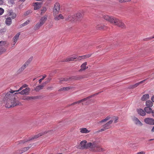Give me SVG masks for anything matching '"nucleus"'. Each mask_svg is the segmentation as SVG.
Listing matches in <instances>:
<instances>
[{
	"label": "nucleus",
	"instance_id": "33",
	"mask_svg": "<svg viewBox=\"0 0 154 154\" xmlns=\"http://www.w3.org/2000/svg\"><path fill=\"white\" fill-rule=\"evenodd\" d=\"M110 117L109 116H107L105 119H104L102 120L101 121L99 122L100 123H103L104 122H106L107 121L109 120L110 119Z\"/></svg>",
	"mask_w": 154,
	"mask_h": 154
},
{
	"label": "nucleus",
	"instance_id": "23",
	"mask_svg": "<svg viewBox=\"0 0 154 154\" xmlns=\"http://www.w3.org/2000/svg\"><path fill=\"white\" fill-rule=\"evenodd\" d=\"M72 88V87H64L63 88H62L60 89L58 91H68L69 90L71 89Z\"/></svg>",
	"mask_w": 154,
	"mask_h": 154
},
{
	"label": "nucleus",
	"instance_id": "53",
	"mask_svg": "<svg viewBox=\"0 0 154 154\" xmlns=\"http://www.w3.org/2000/svg\"><path fill=\"white\" fill-rule=\"evenodd\" d=\"M30 12L29 11H27V12H26V14H25L24 15H28L29 13Z\"/></svg>",
	"mask_w": 154,
	"mask_h": 154
},
{
	"label": "nucleus",
	"instance_id": "27",
	"mask_svg": "<svg viewBox=\"0 0 154 154\" xmlns=\"http://www.w3.org/2000/svg\"><path fill=\"white\" fill-rule=\"evenodd\" d=\"M149 95L148 94H146L142 97L141 100L142 101H145L149 99Z\"/></svg>",
	"mask_w": 154,
	"mask_h": 154
},
{
	"label": "nucleus",
	"instance_id": "14",
	"mask_svg": "<svg viewBox=\"0 0 154 154\" xmlns=\"http://www.w3.org/2000/svg\"><path fill=\"white\" fill-rule=\"evenodd\" d=\"M145 80L140 81L138 83H136L135 84L133 85H131L128 87V88L130 89H133L138 86L140 84L143 83Z\"/></svg>",
	"mask_w": 154,
	"mask_h": 154
},
{
	"label": "nucleus",
	"instance_id": "51",
	"mask_svg": "<svg viewBox=\"0 0 154 154\" xmlns=\"http://www.w3.org/2000/svg\"><path fill=\"white\" fill-rule=\"evenodd\" d=\"M152 116L154 117V109L152 110L151 113Z\"/></svg>",
	"mask_w": 154,
	"mask_h": 154
},
{
	"label": "nucleus",
	"instance_id": "17",
	"mask_svg": "<svg viewBox=\"0 0 154 154\" xmlns=\"http://www.w3.org/2000/svg\"><path fill=\"white\" fill-rule=\"evenodd\" d=\"M74 15L75 19H76V20H77L83 17V14L82 13L79 12Z\"/></svg>",
	"mask_w": 154,
	"mask_h": 154
},
{
	"label": "nucleus",
	"instance_id": "15",
	"mask_svg": "<svg viewBox=\"0 0 154 154\" xmlns=\"http://www.w3.org/2000/svg\"><path fill=\"white\" fill-rule=\"evenodd\" d=\"M76 58L77 57H76L75 56L68 57L63 60L62 62H69L75 61Z\"/></svg>",
	"mask_w": 154,
	"mask_h": 154
},
{
	"label": "nucleus",
	"instance_id": "36",
	"mask_svg": "<svg viewBox=\"0 0 154 154\" xmlns=\"http://www.w3.org/2000/svg\"><path fill=\"white\" fill-rule=\"evenodd\" d=\"M96 28L98 29L101 30L103 29V26L102 25H98L97 26Z\"/></svg>",
	"mask_w": 154,
	"mask_h": 154
},
{
	"label": "nucleus",
	"instance_id": "19",
	"mask_svg": "<svg viewBox=\"0 0 154 154\" xmlns=\"http://www.w3.org/2000/svg\"><path fill=\"white\" fill-rule=\"evenodd\" d=\"M42 4V2H35V3L34 5V10H36L39 9L41 7V5Z\"/></svg>",
	"mask_w": 154,
	"mask_h": 154
},
{
	"label": "nucleus",
	"instance_id": "9",
	"mask_svg": "<svg viewBox=\"0 0 154 154\" xmlns=\"http://www.w3.org/2000/svg\"><path fill=\"white\" fill-rule=\"evenodd\" d=\"M60 9V4L58 3H56L54 7L53 14H58Z\"/></svg>",
	"mask_w": 154,
	"mask_h": 154
},
{
	"label": "nucleus",
	"instance_id": "46",
	"mask_svg": "<svg viewBox=\"0 0 154 154\" xmlns=\"http://www.w3.org/2000/svg\"><path fill=\"white\" fill-rule=\"evenodd\" d=\"M1 42H4V43H1V46H2L3 45H4L6 43V42H5V41H1Z\"/></svg>",
	"mask_w": 154,
	"mask_h": 154
},
{
	"label": "nucleus",
	"instance_id": "24",
	"mask_svg": "<svg viewBox=\"0 0 154 154\" xmlns=\"http://www.w3.org/2000/svg\"><path fill=\"white\" fill-rule=\"evenodd\" d=\"M134 120L136 125H139L140 126H142L143 125L142 123L137 118L135 117L134 118Z\"/></svg>",
	"mask_w": 154,
	"mask_h": 154
},
{
	"label": "nucleus",
	"instance_id": "32",
	"mask_svg": "<svg viewBox=\"0 0 154 154\" xmlns=\"http://www.w3.org/2000/svg\"><path fill=\"white\" fill-rule=\"evenodd\" d=\"M44 87V86L43 85H39L36 87L35 88V90L36 91H38L42 89Z\"/></svg>",
	"mask_w": 154,
	"mask_h": 154
},
{
	"label": "nucleus",
	"instance_id": "3",
	"mask_svg": "<svg viewBox=\"0 0 154 154\" xmlns=\"http://www.w3.org/2000/svg\"><path fill=\"white\" fill-rule=\"evenodd\" d=\"M90 149L91 151L94 152H100L104 151V149L101 146L97 141L91 143Z\"/></svg>",
	"mask_w": 154,
	"mask_h": 154
},
{
	"label": "nucleus",
	"instance_id": "61",
	"mask_svg": "<svg viewBox=\"0 0 154 154\" xmlns=\"http://www.w3.org/2000/svg\"><path fill=\"white\" fill-rule=\"evenodd\" d=\"M36 1H43V0H36Z\"/></svg>",
	"mask_w": 154,
	"mask_h": 154
},
{
	"label": "nucleus",
	"instance_id": "55",
	"mask_svg": "<svg viewBox=\"0 0 154 154\" xmlns=\"http://www.w3.org/2000/svg\"><path fill=\"white\" fill-rule=\"evenodd\" d=\"M48 26H49V27L51 28L52 26H53V25L52 24H51V25H50V24H49V25H48Z\"/></svg>",
	"mask_w": 154,
	"mask_h": 154
},
{
	"label": "nucleus",
	"instance_id": "35",
	"mask_svg": "<svg viewBox=\"0 0 154 154\" xmlns=\"http://www.w3.org/2000/svg\"><path fill=\"white\" fill-rule=\"evenodd\" d=\"M30 22V21L29 20H27L26 22H25L21 24L20 25V27H23L24 26H25L29 23Z\"/></svg>",
	"mask_w": 154,
	"mask_h": 154
},
{
	"label": "nucleus",
	"instance_id": "7",
	"mask_svg": "<svg viewBox=\"0 0 154 154\" xmlns=\"http://www.w3.org/2000/svg\"><path fill=\"white\" fill-rule=\"evenodd\" d=\"M113 122V121L111 120L103 125L102 126L103 128L99 131V132H102L110 128L111 127V125L112 124Z\"/></svg>",
	"mask_w": 154,
	"mask_h": 154
},
{
	"label": "nucleus",
	"instance_id": "6",
	"mask_svg": "<svg viewBox=\"0 0 154 154\" xmlns=\"http://www.w3.org/2000/svg\"><path fill=\"white\" fill-rule=\"evenodd\" d=\"M47 20V17L45 16L42 17L39 20V22L37 23L34 27V29L35 30L39 29L42 26Z\"/></svg>",
	"mask_w": 154,
	"mask_h": 154
},
{
	"label": "nucleus",
	"instance_id": "49",
	"mask_svg": "<svg viewBox=\"0 0 154 154\" xmlns=\"http://www.w3.org/2000/svg\"><path fill=\"white\" fill-rule=\"evenodd\" d=\"M118 118L117 117H115V120H114V123H116L118 122Z\"/></svg>",
	"mask_w": 154,
	"mask_h": 154
},
{
	"label": "nucleus",
	"instance_id": "31",
	"mask_svg": "<svg viewBox=\"0 0 154 154\" xmlns=\"http://www.w3.org/2000/svg\"><path fill=\"white\" fill-rule=\"evenodd\" d=\"M34 98L33 97L24 96L22 97V99L25 100H29L31 99H34Z\"/></svg>",
	"mask_w": 154,
	"mask_h": 154
},
{
	"label": "nucleus",
	"instance_id": "43",
	"mask_svg": "<svg viewBox=\"0 0 154 154\" xmlns=\"http://www.w3.org/2000/svg\"><path fill=\"white\" fill-rule=\"evenodd\" d=\"M130 1L131 0H119V2H128Z\"/></svg>",
	"mask_w": 154,
	"mask_h": 154
},
{
	"label": "nucleus",
	"instance_id": "45",
	"mask_svg": "<svg viewBox=\"0 0 154 154\" xmlns=\"http://www.w3.org/2000/svg\"><path fill=\"white\" fill-rule=\"evenodd\" d=\"M23 86H22L19 89V90H18L17 91H13H13H14V92H18V91H21V90H22L23 88Z\"/></svg>",
	"mask_w": 154,
	"mask_h": 154
},
{
	"label": "nucleus",
	"instance_id": "56",
	"mask_svg": "<svg viewBox=\"0 0 154 154\" xmlns=\"http://www.w3.org/2000/svg\"><path fill=\"white\" fill-rule=\"evenodd\" d=\"M152 132H154V126H153V128H152Z\"/></svg>",
	"mask_w": 154,
	"mask_h": 154
},
{
	"label": "nucleus",
	"instance_id": "48",
	"mask_svg": "<svg viewBox=\"0 0 154 154\" xmlns=\"http://www.w3.org/2000/svg\"><path fill=\"white\" fill-rule=\"evenodd\" d=\"M9 2L12 4H14V0H10Z\"/></svg>",
	"mask_w": 154,
	"mask_h": 154
},
{
	"label": "nucleus",
	"instance_id": "50",
	"mask_svg": "<svg viewBox=\"0 0 154 154\" xmlns=\"http://www.w3.org/2000/svg\"><path fill=\"white\" fill-rule=\"evenodd\" d=\"M4 2V0H0V5H3Z\"/></svg>",
	"mask_w": 154,
	"mask_h": 154
},
{
	"label": "nucleus",
	"instance_id": "16",
	"mask_svg": "<svg viewBox=\"0 0 154 154\" xmlns=\"http://www.w3.org/2000/svg\"><path fill=\"white\" fill-rule=\"evenodd\" d=\"M87 63L85 62L82 63L81 66V69L79 70V72H80L84 71L88 68V66H86Z\"/></svg>",
	"mask_w": 154,
	"mask_h": 154
},
{
	"label": "nucleus",
	"instance_id": "2",
	"mask_svg": "<svg viewBox=\"0 0 154 154\" xmlns=\"http://www.w3.org/2000/svg\"><path fill=\"white\" fill-rule=\"evenodd\" d=\"M103 18L112 24L116 25L121 28L125 27V25L124 24L118 19L112 17H110L107 15H103Z\"/></svg>",
	"mask_w": 154,
	"mask_h": 154
},
{
	"label": "nucleus",
	"instance_id": "37",
	"mask_svg": "<svg viewBox=\"0 0 154 154\" xmlns=\"http://www.w3.org/2000/svg\"><path fill=\"white\" fill-rule=\"evenodd\" d=\"M22 152L20 149L17 150L15 151L13 154H21Z\"/></svg>",
	"mask_w": 154,
	"mask_h": 154
},
{
	"label": "nucleus",
	"instance_id": "29",
	"mask_svg": "<svg viewBox=\"0 0 154 154\" xmlns=\"http://www.w3.org/2000/svg\"><path fill=\"white\" fill-rule=\"evenodd\" d=\"M20 33H19L17 34L15 36H14L13 38V40H14V44L16 43L17 42L18 39L19 38V35H20Z\"/></svg>",
	"mask_w": 154,
	"mask_h": 154
},
{
	"label": "nucleus",
	"instance_id": "42",
	"mask_svg": "<svg viewBox=\"0 0 154 154\" xmlns=\"http://www.w3.org/2000/svg\"><path fill=\"white\" fill-rule=\"evenodd\" d=\"M4 11L3 8H0V15H2Z\"/></svg>",
	"mask_w": 154,
	"mask_h": 154
},
{
	"label": "nucleus",
	"instance_id": "52",
	"mask_svg": "<svg viewBox=\"0 0 154 154\" xmlns=\"http://www.w3.org/2000/svg\"><path fill=\"white\" fill-rule=\"evenodd\" d=\"M151 100L152 102H154V96H152L151 98Z\"/></svg>",
	"mask_w": 154,
	"mask_h": 154
},
{
	"label": "nucleus",
	"instance_id": "40",
	"mask_svg": "<svg viewBox=\"0 0 154 154\" xmlns=\"http://www.w3.org/2000/svg\"><path fill=\"white\" fill-rule=\"evenodd\" d=\"M46 75H45L43 76V77L42 78L40 79L39 80V83H40L41 82H42V81L43 80L45 77H46Z\"/></svg>",
	"mask_w": 154,
	"mask_h": 154
},
{
	"label": "nucleus",
	"instance_id": "60",
	"mask_svg": "<svg viewBox=\"0 0 154 154\" xmlns=\"http://www.w3.org/2000/svg\"><path fill=\"white\" fill-rule=\"evenodd\" d=\"M1 43H4V42H0V46H1Z\"/></svg>",
	"mask_w": 154,
	"mask_h": 154
},
{
	"label": "nucleus",
	"instance_id": "62",
	"mask_svg": "<svg viewBox=\"0 0 154 154\" xmlns=\"http://www.w3.org/2000/svg\"><path fill=\"white\" fill-rule=\"evenodd\" d=\"M35 78H34V79H33V81L35 80Z\"/></svg>",
	"mask_w": 154,
	"mask_h": 154
},
{
	"label": "nucleus",
	"instance_id": "59",
	"mask_svg": "<svg viewBox=\"0 0 154 154\" xmlns=\"http://www.w3.org/2000/svg\"><path fill=\"white\" fill-rule=\"evenodd\" d=\"M25 0H20V1H21V2H24V1H25Z\"/></svg>",
	"mask_w": 154,
	"mask_h": 154
},
{
	"label": "nucleus",
	"instance_id": "8",
	"mask_svg": "<svg viewBox=\"0 0 154 154\" xmlns=\"http://www.w3.org/2000/svg\"><path fill=\"white\" fill-rule=\"evenodd\" d=\"M92 97V96H90V97H88L87 98H84L83 99H82V100H79V101H76V102H75L74 103H72L71 104V105H70V106H72V105H74L76 104H77V103H82V104L83 105H86L87 104V103H84V102L85 101H86L87 100L89 99V98H90L91 97ZM87 102V101L86 102Z\"/></svg>",
	"mask_w": 154,
	"mask_h": 154
},
{
	"label": "nucleus",
	"instance_id": "30",
	"mask_svg": "<svg viewBox=\"0 0 154 154\" xmlns=\"http://www.w3.org/2000/svg\"><path fill=\"white\" fill-rule=\"evenodd\" d=\"M12 23L11 19L10 17H9L6 18L5 20V23L8 25H10Z\"/></svg>",
	"mask_w": 154,
	"mask_h": 154
},
{
	"label": "nucleus",
	"instance_id": "41",
	"mask_svg": "<svg viewBox=\"0 0 154 154\" xmlns=\"http://www.w3.org/2000/svg\"><path fill=\"white\" fill-rule=\"evenodd\" d=\"M46 11V9L45 8H44L42 10H41V14L42 15V14L44 13Z\"/></svg>",
	"mask_w": 154,
	"mask_h": 154
},
{
	"label": "nucleus",
	"instance_id": "22",
	"mask_svg": "<svg viewBox=\"0 0 154 154\" xmlns=\"http://www.w3.org/2000/svg\"><path fill=\"white\" fill-rule=\"evenodd\" d=\"M80 131L81 133L87 134L89 133L90 131L88 130L86 128H82L80 129Z\"/></svg>",
	"mask_w": 154,
	"mask_h": 154
},
{
	"label": "nucleus",
	"instance_id": "54",
	"mask_svg": "<svg viewBox=\"0 0 154 154\" xmlns=\"http://www.w3.org/2000/svg\"><path fill=\"white\" fill-rule=\"evenodd\" d=\"M154 38V35L151 37H150L149 38V39H152V38Z\"/></svg>",
	"mask_w": 154,
	"mask_h": 154
},
{
	"label": "nucleus",
	"instance_id": "20",
	"mask_svg": "<svg viewBox=\"0 0 154 154\" xmlns=\"http://www.w3.org/2000/svg\"><path fill=\"white\" fill-rule=\"evenodd\" d=\"M137 112L139 115L142 116H144L146 114L145 110L141 109H138Z\"/></svg>",
	"mask_w": 154,
	"mask_h": 154
},
{
	"label": "nucleus",
	"instance_id": "28",
	"mask_svg": "<svg viewBox=\"0 0 154 154\" xmlns=\"http://www.w3.org/2000/svg\"><path fill=\"white\" fill-rule=\"evenodd\" d=\"M31 147V145L30 144V146L22 148L20 149L22 153H23L28 150Z\"/></svg>",
	"mask_w": 154,
	"mask_h": 154
},
{
	"label": "nucleus",
	"instance_id": "1",
	"mask_svg": "<svg viewBox=\"0 0 154 154\" xmlns=\"http://www.w3.org/2000/svg\"><path fill=\"white\" fill-rule=\"evenodd\" d=\"M14 91L11 90L9 92L5 95L3 101L5 103V106L7 108H10L17 105H20L21 103L16 99L14 94H13Z\"/></svg>",
	"mask_w": 154,
	"mask_h": 154
},
{
	"label": "nucleus",
	"instance_id": "39",
	"mask_svg": "<svg viewBox=\"0 0 154 154\" xmlns=\"http://www.w3.org/2000/svg\"><path fill=\"white\" fill-rule=\"evenodd\" d=\"M51 77H48V78L47 79V81L44 83L45 84H46L48 83H49V82H50L51 80Z\"/></svg>",
	"mask_w": 154,
	"mask_h": 154
},
{
	"label": "nucleus",
	"instance_id": "13",
	"mask_svg": "<svg viewBox=\"0 0 154 154\" xmlns=\"http://www.w3.org/2000/svg\"><path fill=\"white\" fill-rule=\"evenodd\" d=\"M70 79H77V78H76L75 77H73L72 78H61L59 79V80L60 82H62L63 81H68Z\"/></svg>",
	"mask_w": 154,
	"mask_h": 154
},
{
	"label": "nucleus",
	"instance_id": "4",
	"mask_svg": "<svg viewBox=\"0 0 154 154\" xmlns=\"http://www.w3.org/2000/svg\"><path fill=\"white\" fill-rule=\"evenodd\" d=\"M47 132H44L39 133L38 134L35 135L32 137V138L29 139H25L23 140H21L19 141H18L17 143V144H24L25 143L28 142L30 140H32L34 139H36L40 136H42L43 134L47 133Z\"/></svg>",
	"mask_w": 154,
	"mask_h": 154
},
{
	"label": "nucleus",
	"instance_id": "57",
	"mask_svg": "<svg viewBox=\"0 0 154 154\" xmlns=\"http://www.w3.org/2000/svg\"><path fill=\"white\" fill-rule=\"evenodd\" d=\"M51 88H52V87H48L47 88V89H48V90H49Z\"/></svg>",
	"mask_w": 154,
	"mask_h": 154
},
{
	"label": "nucleus",
	"instance_id": "25",
	"mask_svg": "<svg viewBox=\"0 0 154 154\" xmlns=\"http://www.w3.org/2000/svg\"><path fill=\"white\" fill-rule=\"evenodd\" d=\"M144 110L145 112H146L147 113L150 114L151 112L152 109L150 107H146L144 108Z\"/></svg>",
	"mask_w": 154,
	"mask_h": 154
},
{
	"label": "nucleus",
	"instance_id": "34",
	"mask_svg": "<svg viewBox=\"0 0 154 154\" xmlns=\"http://www.w3.org/2000/svg\"><path fill=\"white\" fill-rule=\"evenodd\" d=\"M91 54H88L86 55H85L80 56V57H81L82 59V60L83 59L88 58V57H91Z\"/></svg>",
	"mask_w": 154,
	"mask_h": 154
},
{
	"label": "nucleus",
	"instance_id": "21",
	"mask_svg": "<svg viewBox=\"0 0 154 154\" xmlns=\"http://www.w3.org/2000/svg\"><path fill=\"white\" fill-rule=\"evenodd\" d=\"M76 19H75L74 15H73L72 16L69 15L66 19V20L67 21H75V20L76 21Z\"/></svg>",
	"mask_w": 154,
	"mask_h": 154
},
{
	"label": "nucleus",
	"instance_id": "18",
	"mask_svg": "<svg viewBox=\"0 0 154 154\" xmlns=\"http://www.w3.org/2000/svg\"><path fill=\"white\" fill-rule=\"evenodd\" d=\"M29 64V62L28 61H27L19 69V72H21L23 71L26 67L27 66H28Z\"/></svg>",
	"mask_w": 154,
	"mask_h": 154
},
{
	"label": "nucleus",
	"instance_id": "58",
	"mask_svg": "<svg viewBox=\"0 0 154 154\" xmlns=\"http://www.w3.org/2000/svg\"><path fill=\"white\" fill-rule=\"evenodd\" d=\"M23 88H25L26 87L27 85H23Z\"/></svg>",
	"mask_w": 154,
	"mask_h": 154
},
{
	"label": "nucleus",
	"instance_id": "38",
	"mask_svg": "<svg viewBox=\"0 0 154 154\" xmlns=\"http://www.w3.org/2000/svg\"><path fill=\"white\" fill-rule=\"evenodd\" d=\"M10 16L13 19H14L16 17V14L14 13L11 12L10 13Z\"/></svg>",
	"mask_w": 154,
	"mask_h": 154
},
{
	"label": "nucleus",
	"instance_id": "11",
	"mask_svg": "<svg viewBox=\"0 0 154 154\" xmlns=\"http://www.w3.org/2000/svg\"><path fill=\"white\" fill-rule=\"evenodd\" d=\"M144 122L146 124L149 125H154V119L150 118H145L144 120Z\"/></svg>",
	"mask_w": 154,
	"mask_h": 154
},
{
	"label": "nucleus",
	"instance_id": "26",
	"mask_svg": "<svg viewBox=\"0 0 154 154\" xmlns=\"http://www.w3.org/2000/svg\"><path fill=\"white\" fill-rule=\"evenodd\" d=\"M146 106L147 107H152L153 105V103L150 100H148L146 102Z\"/></svg>",
	"mask_w": 154,
	"mask_h": 154
},
{
	"label": "nucleus",
	"instance_id": "12",
	"mask_svg": "<svg viewBox=\"0 0 154 154\" xmlns=\"http://www.w3.org/2000/svg\"><path fill=\"white\" fill-rule=\"evenodd\" d=\"M30 90V89L29 88H27L25 89L22 90L21 91L18 92V94L23 95H28Z\"/></svg>",
	"mask_w": 154,
	"mask_h": 154
},
{
	"label": "nucleus",
	"instance_id": "44",
	"mask_svg": "<svg viewBox=\"0 0 154 154\" xmlns=\"http://www.w3.org/2000/svg\"><path fill=\"white\" fill-rule=\"evenodd\" d=\"M82 58L80 56H79V57H77V58L76 59V60H75V61H77V60H82Z\"/></svg>",
	"mask_w": 154,
	"mask_h": 154
},
{
	"label": "nucleus",
	"instance_id": "47",
	"mask_svg": "<svg viewBox=\"0 0 154 154\" xmlns=\"http://www.w3.org/2000/svg\"><path fill=\"white\" fill-rule=\"evenodd\" d=\"M145 152L144 151H141L137 152L136 154H145Z\"/></svg>",
	"mask_w": 154,
	"mask_h": 154
},
{
	"label": "nucleus",
	"instance_id": "10",
	"mask_svg": "<svg viewBox=\"0 0 154 154\" xmlns=\"http://www.w3.org/2000/svg\"><path fill=\"white\" fill-rule=\"evenodd\" d=\"M58 14H53L54 17V19L56 21H58L60 19H63L64 18V16L61 14L57 15Z\"/></svg>",
	"mask_w": 154,
	"mask_h": 154
},
{
	"label": "nucleus",
	"instance_id": "5",
	"mask_svg": "<svg viewBox=\"0 0 154 154\" xmlns=\"http://www.w3.org/2000/svg\"><path fill=\"white\" fill-rule=\"evenodd\" d=\"M87 141L84 140L81 142L80 144L78 146V148L81 149L90 148L91 145V143L90 142L86 143Z\"/></svg>",
	"mask_w": 154,
	"mask_h": 154
}]
</instances>
